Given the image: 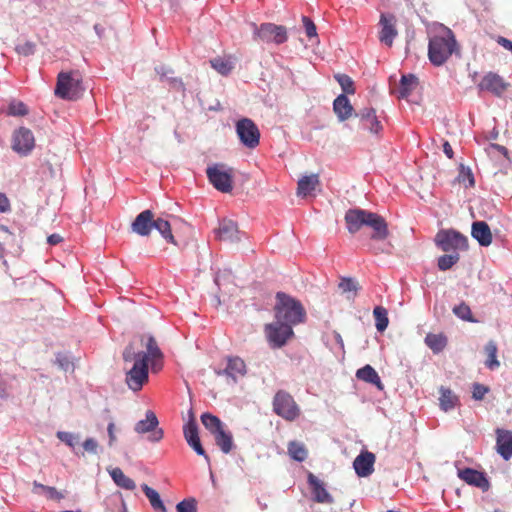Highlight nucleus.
<instances>
[{"label": "nucleus", "instance_id": "e2e57ef3", "mask_svg": "<svg viewBox=\"0 0 512 512\" xmlns=\"http://www.w3.org/2000/svg\"><path fill=\"white\" fill-rule=\"evenodd\" d=\"M345 220L347 224V229L352 232V209H349L345 214Z\"/></svg>", "mask_w": 512, "mask_h": 512}, {"label": "nucleus", "instance_id": "6e6552de", "mask_svg": "<svg viewBox=\"0 0 512 512\" xmlns=\"http://www.w3.org/2000/svg\"><path fill=\"white\" fill-rule=\"evenodd\" d=\"M273 411L286 421L292 422L299 418L301 409L293 396L285 390L276 392L273 398Z\"/></svg>", "mask_w": 512, "mask_h": 512}, {"label": "nucleus", "instance_id": "c9c22d12", "mask_svg": "<svg viewBox=\"0 0 512 512\" xmlns=\"http://www.w3.org/2000/svg\"><path fill=\"white\" fill-rule=\"evenodd\" d=\"M33 487L35 493H37L36 489H40L46 494V497L49 500L61 501L66 497V491H58L55 487L47 486L37 481L33 482Z\"/></svg>", "mask_w": 512, "mask_h": 512}, {"label": "nucleus", "instance_id": "79ce46f5", "mask_svg": "<svg viewBox=\"0 0 512 512\" xmlns=\"http://www.w3.org/2000/svg\"><path fill=\"white\" fill-rule=\"evenodd\" d=\"M28 113L29 109L22 101L13 100L8 105L7 115L9 116H26Z\"/></svg>", "mask_w": 512, "mask_h": 512}, {"label": "nucleus", "instance_id": "423d86ee", "mask_svg": "<svg viewBox=\"0 0 512 512\" xmlns=\"http://www.w3.org/2000/svg\"><path fill=\"white\" fill-rule=\"evenodd\" d=\"M141 342L146 347V352L135 353L133 346L130 344L123 352V359L126 362L131 361L134 358L144 359L147 364L148 362H151L152 369L154 370L156 368L157 361H161L163 359V353L158 347L157 341L153 336H142Z\"/></svg>", "mask_w": 512, "mask_h": 512}, {"label": "nucleus", "instance_id": "f03ea898", "mask_svg": "<svg viewBox=\"0 0 512 512\" xmlns=\"http://www.w3.org/2000/svg\"><path fill=\"white\" fill-rule=\"evenodd\" d=\"M153 228L158 230L167 242L177 245L169 220L161 217L155 219L154 213L149 209L138 214L131 224L132 232L140 236H149Z\"/></svg>", "mask_w": 512, "mask_h": 512}, {"label": "nucleus", "instance_id": "6e6d98bb", "mask_svg": "<svg viewBox=\"0 0 512 512\" xmlns=\"http://www.w3.org/2000/svg\"><path fill=\"white\" fill-rule=\"evenodd\" d=\"M10 210V202L5 194L0 193V212H7Z\"/></svg>", "mask_w": 512, "mask_h": 512}, {"label": "nucleus", "instance_id": "72a5a7b5", "mask_svg": "<svg viewBox=\"0 0 512 512\" xmlns=\"http://www.w3.org/2000/svg\"><path fill=\"white\" fill-rule=\"evenodd\" d=\"M425 344L434 353H440L447 345V337L443 333H428L425 337Z\"/></svg>", "mask_w": 512, "mask_h": 512}, {"label": "nucleus", "instance_id": "0e129e2a", "mask_svg": "<svg viewBox=\"0 0 512 512\" xmlns=\"http://www.w3.org/2000/svg\"><path fill=\"white\" fill-rule=\"evenodd\" d=\"M492 149H495L497 151H499L500 153H502L503 155L507 156L508 155V150L506 147L502 146V145H499V144H491L490 146Z\"/></svg>", "mask_w": 512, "mask_h": 512}, {"label": "nucleus", "instance_id": "5701e85b", "mask_svg": "<svg viewBox=\"0 0 512 512\" xmlns=\"http://www.w3.org/2000/svg\"><path fill=\"white\" fill-rule=\"evenodd\" d=\"M479 87L481 90H486L497 96H500L506 91L507 84L498 74L488 73L481 80Z\"/></svg>", "mask_w": 512, "mask_h": 512}, {"label": "nucleus", "instance_id": "a19ab883", "mask_svg": "<svg viewBox=\"0 0 512 512\" xmlns=\"http://www.w3.org/2000/svg\"><path fill=\"white\" fill-rule=\"evenodd\" d=\"M211 66L222 75H228L234 68L230 59L217 57L210 61Z\"/></svg>", "mask_w": 512, "mask_h": 512}, {"label": "nucleus", "instance_id": "f8f14e48", "mask_svg": "<svg viewBox=\"0 0 512 512\" xmlns=\"http://www.w3.org/2000/svg\"><path fill=\"white\" fill-rule=\"evenodd\" d=\"M254 39L267 43L282 44L287 40V31L284 26L264 23L260 27L255 26Z\"/></svg>", "mask_w": 512, "mask_h": 512}, {"label": "nucleus", "instance_id": "ddd939ff", "mask_svg": "<svg viewBox=\"0 0 512 512\" xmlns=\"http://www.w3.org/2000/svg\"><path fill=\"white\" fill-rule=\"evenodd\" d=\"M354 116L358 118V128L360 131L369 132L376 136L382 132L383 125L374 108H364L358 113H354Z\"/></svg>", "mask_w": 512, "mask_h": 512}, {"label": "nucleus", "instance_id": "9b49d317", "mask_svg": "<svg viewBox=\"0 0 512 512\" xmlns=\"http://www.w3.org/2000/svg\"><path fill=\"white\" fill-rule=\"evenodd\" d=\"M236 133L240 142L249 149H255L260 143V131L249 118H243L236 123Z\"/></svg>", "mask_w": 512, "mask_h": 512}, {"label": "nucleus", "instance_id": "393cba45", "mask_svg": "<svg viewBox=\"0 0 512 512\" xmlns=\"http://www.w3.org/2000/svg\"><path fill=\"white\" fill-rule=\"evenodd\" d=\"M308 484L311 488L313 498L318 503H329L331 502V496L327 492L324 483L318 479L313 473L309 472L308 476Z\"/></svg>", "mask_w": 512, "mask_h": 512}, {"label": "nucleus", "instance_id": "f257e3e1", "mask_svg": "<svg viewBox=\"0 0 512 512\" xmlns=\"http://www.w3.org/2000/svg\"><path fill=\"white\" fill-rule=\"evenodd\" d=\"M363 226L369 227L372 230V244L370 248L374 253H390L392 248L390 243L385 244V247H378L375 245L376 242L386 240L390 234L386 220L377 213L354 208V232Z\"/></svg>", "mask_w": 512, "mask_h": 512}, {"label": "nucleus", "instance_id": "37998d69", "mask_svg": "<svg viewBox=\"0 0 512 512\" xmlns=\"http://www.w3.org/2000/svg\"><path fill=\"white\" fill-rule=\"evenodd\" d=\"M459 259L460 257L458 253L442 255L438 258V268L441 271H446L455 265Z\"/></svg>", "mask_w": 512, "mask_h": 512}, {"label": "nucleus", "instance_id": "f704fd0d", "mask_svg": "<svg viewBox=\"0 0 512 512\" xmlns=\"http://www.w3.org/2000/svg\"><path fill=\"white\" fill-rule=\"evenodd\" d=\"M288 455L295 461L303 462L308 456L305 445L298 441H290L287 446Z\"/></svg>", "mask_w": 512, "mask_h": 512}, {"label": "nucleus", "instance_id": "58836bf2", "mask_svg": "<svg viewBox=\"0 0 512 512\" xmlns=\"http://www.w3.org/2000/svg\"><path fill=\"white\" fill-rule=\"evenodd\" d=\"M485 352L487 354V359L485 361V365L490 370H495L500 366V362L497 360V345L494 341H489L485 345Z\"/></svg>", "mask_w": 512, "mask_h": 512}, {"label": "nucleus", "instance_id": "bf43d9fd", "mask_svg": "<svg viewBox=\"0 0 512 512\" xmlns=\"http://www.w3.org/2000/svg\"><path fill=\"white\" fill-rule=\"evenodd\" d=\"M443 151L445 153V155L449 158V159H453L454 157V152H453V149L451 147V145L449 144V142H445L443 144Z\"/></svg>", "mask_w": 512, "mask_h": 512}, {"label": "nucleus", "instance_id": "a878e982", "mask_svg": "<svg viewBox=\"0 0 512 512\" xmlns=\"http://www.w3.org/2000/svg\"><path fill=\"white\" fill-rule=\"evenodd\" d=\"M471 235L481 246L486 247L492 243L490 227L484 221H476L472 224Z\"/></svg>", "mask_w": 512, "mask_h": 512}, {"label": "nucleus", "instance_id": "e433bc0d", "mask_svg": "<svg viewBox=\"0 0 512 512\" xmlns=\"http://www.w3.org/2000/svg\"><path fill=\"white\" fill-rule=\"evenodd\" d=\"M217 446L225 454H228L233 448V438L229 432L224 429L213 435Z\"/></svg>", "mask_w": 512, "mask_h": 512}, {"label": "nucleus", "instance_id": "0eeeda50", "mask_svg": "<svg viewBox=\"0 0 512 512\" xmlns=\"http://www.w3.org/2000/svg\"><path fill=\"white\" fill-rule=\"evenodd\" d=\"M206 175L215 189L222 193H230L233 189L234 169L224 163L208 166Z\"/></svg>", "mask_w": 512, "mask_h": 512}, {"label": "nucleus", "instance_id": "c756f323", "mask_svg": "<svg viewBox=\"0 0 512 512\" xmlns=\"http://www.w3.org/2000/svg\"><path fill=\"white\" fill-rule=\"evenodd\" d=\"M319 185V176L317 174H312L308 176H303L298 181L297 186V195L301 197H306L311 195V193L316 189Z\"/></svg>", "mask_w": 512, "mask_h": 512}, {"label": "nucleus", "instance_id": "8fccbe9b", "mask_svg": "<svg viewBox=\"0 0 512 512\" xmlns=\"http://www.w3.org/2000/svg\"><path fill=\"white\" fill-rule=\"evenodd\" d=\"M458 181L461 183H465L466 181H468V186L470 187H473L475 184L473 173L469 168H465L464 166H461Z\"/></svg>", "mask_w": 512, "mask_h": 512}, {"label": "nucleus", "instance_id": "f3484780", "mask_svg": "<svg viewBox=\"0 0 512 512\" xmlns=\"http://www.w3.org/2000/svg\"><path fill=\"white\" fill-rule=\"evenodd\" d=\"M218 376H226L232 382L236 383L247 373L246 364L243 359L238 356H228L226 358V367L215 371Z\"/></svg>", "mask_w": 512, "mask_h": 512}, {"label": "nucleus", "instance_id": "4d7b16f0", "mask_svg": "<svg viewBox=\"0 0 512 512\" xmlns=\"http://www.w3.org/2000/svg\"><path fill=\"white\" fill-rule=\"evenodd\" d=\"M339 289H341L343 293L349 292L350 290H352V279L351 278L343 279L339 284Z\"/></svg>", "mask_w": 512, "mask_h": 512}, {"label": "nucleus", "instance_id": "dca6fc26", "mask_svg": "<svg viewBox=\"0 0 512 512\" xmlns=\"http://www.w3.org/2000/svg\"><path fill=\"white\" fill-rule=\"evenodd\" d=\"M159 421L153 411L146 412V418L140 420L135 425V431L139 434L151 432L149 440L151 442H159L163 438V430L158 428Z\"/></svg>", "mask_w": 512, "mask_h": 512}, {"label": "nucleus", "instance_id": "a211bd4d", "mask_svg": "<svg viewBox=\"0 0 512 512\" xmlns=\"http://www.w3.org/2000/svg\"><path fill=\"white\" fill-rule=\"evenodd\" d=\"M376 455L366 449L354 458V472L358 477L367 478L375 471Z\"/></svg>", "mask_w": 512, "mask_h": 512}, {"label": "nucleus", "instance_id": "1a4fd4ad", "mask_svg": "<svg viewBox=\"0 0 512 512\" xmlns=\"http://www.w3.org/2000/svg\"><path fill=\"white\" fill-rule=\"evenodd\" d=\"M436 245L444 252L463 251L468 248V238L460 232L448 229L440 230L435 237Z\"/></svg>", "mask_w": 512, "mask_h": 512}, {"label": "nucleus", "instance_id": "39448f33", "mask_svg": "<svg viewBox=\"0 0 512 512\" xmlns=\"http://www.w3.org/2000/svg\"><path fill=\"white\" fill-rule=\"evenodd\" d=\"M456 48V40L451 30L443 35H436L429 41L428 56L430 61L437 66L442 65L451 56Z\"/></svg>", "mask_w": 512, "mask_h": 512}, {"label": "nucleus", "instance_id": "13d9d810", "mask_svg": "<svg viewBox=\"0 0 512 512\" xmlns=\"http://www.w3.org/2000/svg\"><path fill=\"white\" fill-rule=\"evenodd\" d=\"M63 238L59 234H51L48 236L47 241L50 245H57L62 242Z\"/></svg>", "mask_w": 512, "mask_h": 512}, {"label": "nucleus", "instance_id": "864d4df0", "mask_svg": "<svg viewBox=\"0 0 512 512\" xmlns=\"http://www.w3.org/2000/svg\"><path fill=\"white\" fill-rule=\"evenodd\" d=\"M302 21H303L307 36L308 37L316 36V26L313 23V21L306 16H304L302 18Z\"/></svg>", "mask_w": 512, "mask_h": 512}, {"label": "nucleus", "instance_id": "4468645a", "mask_svg": "<svg viewBox=\"0 0 512 512\" xmlns=\"http://www.w3.org/2000/svg\"><path fill=\"white\" fill-rule=\"evenodd\" d=\"M35 146V139L32 131L26 127L15 130L12 136V149L16 153L26 156Z\"/></svg>", "mask_w": 512, "mask_h": 512}, {"label": "nucleus", "instance_id": "20e7f679", "mask_svg": "<svg viewBox=\"0 0 512 512\" xmlns=\"http://www.w3.org/2000/svg\"><path fill=\"white\" fill-rule=\"evenodd\" d=\"M85 87L79 71L60 72L57 76L55 95L61 99L75 101L82 97Z\"/></svg>", "mask_w": 512, "mask_h": 512}, {"label": "nucleus", "instance_id": "6ab92c4d", "mask_svg": "<svg viewBox=\"0 0 512 512\" xmlns=\"http://www.w3.org/2000/svg\"><path fill=\"white\" fill-rule=\"evenodd\" d=\"M457 474L462 481L480 488L482 491H488L490 488V483L484 472L472 468H464L459 469Z\"/></svg>", "mask_w": 512, "mask_h": 512}, {"label": "nucleus", "instance_id": "2eb2a0df", "mask_svg": "<svg viewBox=\"0 0 512 512\" xmlns=\"http://www.w3.org/2000/svg\"><path fill=\"white\" fill-rule=\"evenodd\" d=\"M133 367L127 372L126 383L134 391H139L148 381V364L144 359L134 358Z\"/></svg>", "mask_w": 512, "mask_h": 512}, {"label": "nucleus", "instance_id": "052dcab7", "mask_svg": "<svg viewBox=\"0 0 512 512\" xmlns=\"http://www.w3.org/2000/svg\"><path fill=\"white\" fill-rule=\"evenodd\" d=\"M498 44L501 45L506 50L510 49V46L512 45V41L505 38V37H499L497 40Z\"/></svg>", "mask_w": 512, "mask_h": 512}, {"label": "nucleus", "instance_id": "aec40b11", "mask_svg": "<svg viewBox=\"0 0 512 512\" xmlns=\"http://www.w3.org/2000/svg\"><path fill=\"white\" fill-rule=\"evenodd\" d=\"M396 18L392 14L382 13L380 17L381 31L379 33V40L381 43L391 47L394 38L398 32L396 29Z\"/></svg>", "mask_w": 512, "mask_h": 512}, {"label": "nucleus", "instance_id": "338daca9", "mask_svg": "<svg viewBox=\"0 0 512 512\" xmlns=\"http://www.w3.org/2000/svg\"><path fill=\"white\" fill-rule=\"evenodd\" d=\"M0 397L1 398L8 397V392H7V388L5 385H0Z\"/></svg>", "mask_w": 512, "mask_h": 512}, {"label": "nucleus", "instance_id": "a18cd8bd", "mask_svg": "<svg viewBox=\"0 0 512 512\" xmlns=\"http://www.w3.org/2000/svg\"><path fill=\"white\" fill-rule=\"evenodd\" d=\"M57 438L64 442L66 445H68L71 448H74L75 445L78 443L79 438L73 433L65 432V431H59L57 432Z\"/></svg>", "mask_w": 512, "mask_h": 512}, {"label": "nucleus", "instance_id": "7ed1b4c3", "mask_svg": "<svg viewBox=\"0 0 512 512\" xmlns=\"http://www.w3.org/2000/svg\"><path fill=\"white\" fill-rule=\"evenodd\" d=\"M276 298L277 304L274 308L276 321L289 324L290 327L305 321L306 311L299 301L282 292H278Z\"/></svg>", "mask_w": 512, "mask_h": 512}, {"label": "nucleus", "instance_id": "49530a36", "mask_svg": "<svg viewBox=\"0 0 512 512\" xmlns=\"http://www.w3.org/2000/svg\"><path fill=\"white\" fill-rule=\"evenodd\" d=\"M177 512H197L196 501L193 498L184 499L176 506Z\"/></svg>", "mask_w": 512, "mask_h": 512}, {"label": "nucleus", "instance_id": "b1692460", "mask_svg": "<svg viewBox=\"0 0 512 512\" xmlns=\"http://www.w3.org/2000/svg\"><path fill=\"white\" fill-rule=\"evenodd\" d=\"M237 224L228 219H224L220 222L218 229L216 230V237L220 241L225 242H236L239 240Z\"/></svg>", "mask_w": 512, "mask_h": 512}, {"label": "nucleus", "instance_id": "680f3d73", "mask_svg": "<svg viewBox=\"0 0 512 512\" xmlns=\"http://www.w3.org/2000/svg\"><path fill=\"white\" fill-rule=\"evenodd\" d=\"M498 44L501 45L506 50L510 49V46L512 45V41L505 38V37H499L497 40Z\"/></svg>", "mask_w": 512, "mask_h": 512}, {"label": "nucleus", "instance_id": "c03bdc74", "mask_svg": "<svg viewBox=\"0 0 512 512\" xmlns=\"http://www.w3.org/2000/svg\"><path fill=\"white\" fill-rule=\"evenodd\" d=\"M453 313L461 318L462 320H465V321H470V322H473V318H472V312H471V309L470 307L465 304V303H461L457 306H455L453 308Z\"/></svg>", "mask_w": 512, "mask_h": 512}, {"label": "nucleus", "instance_id": "774afa93", "mask_svg": "<svg viewBox=\"0 0 512 512\" xmlns=\"http://www.w3.org/2000/svg\"><path fill=\"white\" fill-rule=\"evenodd\" d=\"M163 70H164V68H163V67H161L160 69H158V68L156 69V71H157V73L160 75V78H161V79H163V78H164V76H165V73H164V71H163Z\"/></svg>", "mask_w": 512, "mask_h": 512}, {"label": "nucleus", "instance_id": "473e14b6", "mask_svg": "<svg viewBox=\"0 0 512 512\" xmlns=\"http://www.w3.org/2000/svg\"><path fill=\"white\" fill-rule=\"evenodd\" d=\"M141 488L145 496L148 498L151 507L156 512H167L166 507L163 501L161 500L159 493L155 489L151 488L147 484H142Z\"/></svg>", "mask_w": 512, "mask_h": 512}, {"label": "nucleus", "instance_id": "09e8293b", "mask_svg": "<svg viewBox=\"0 0 512 512\" xmlns=\"http://www.w3.org/2000/svg\"><path fill=\"white\" fill-rule=\"evenodd\" d=\"M35 43L27 41L23 44L17 45L15 50L19 55H23L25 57L33 55L35 52Z\"/></svg>", "mask_w": 512, "mask_h": 512}, {"label": "nucleus", "instance_id": "9d476101", "mask_svg": "<svg viewBox=\"0 0 512 512\" xmlns=\"http://www.w3.org/2000/svg\"><path fill=\"white\" fill-rule=\"evenodd\" d=\"M265 333L272 348H281L294 336L293 329L289 324L276 320L265 326Z\"/></svg>", "mask_w": 512, "mask_h": 512}, {"label": "nucleus", "instance_id": "cd10ccee", "mask_svg": "<svg viewBox=\"0 0 512 512\" xmlns=\"http://www.w3.org/2000/svg\"><path fill=\"white\" fill-rule=\"evenodd\" d=\"M333 110L340 121L347 120L352 115V105L345 94H340L334 100Z\"/></svg>", "mask_w": 512, "mask_h": 512}, {"label": "nucleus", "instance_id": "4c0bfd02", "mask_svg": "<svg viewBox=\"0 0 512 512\" xmlns=\"http://www.w3.org/2000/svg\"><path fill=\"white\" fill-rule=\"evenodd\" d=\"M201 422L204 427L213 435L223 429L221 420L217 416L210 413H203L201 415Z\"/></svg>", "mask_w": 512, "mask_h": 512}, {"label": "nucleus", "instance_id": "ea45409f", "mask_svg": "<svg viewBox=\"0 0 512 512\" xmlns=\"http://www.w3.org/2000/svg\"><path fill=\"white\" fill-rule=\"evenodd\" d=\"M373 315L375 318L376 329L379 332L385 331L389 324L388 312L386 308L382 306H376L374 308Z\"/></svg>", "mask_w": 512, "mask_h": 512}, {"label": "nucleus", "instance_id": "5fc2aeb1", "mask_svg": "<svg viewBox=\"0 0 512 512\" xmlns=\"http://www.w3.org/2000/svg\"><path fill=\"white\" fill-rule=\"evenodd\" d=\"M108 436H109V446H113V444L116 441V435H115V424L114 422H110L107 427Z\"/></svg>", "mask_w": 512, "mask_h": 512}, {"label": "nucleus", "instance_id": "7c9ffc66", "mask_svg": "<svg viewBox=\"0 0 512 512\" xmlns=\"http://www.w3.org/2000/svg\"><path fill=\"white\" fill-rule=\"evenodd\" d=\"M109 474L118 487L126 490H134L136 488L134 480L126 476L119 467L109 470Z\"/></svg>", "mask_w": 512, "mask_h": 512}, {"label": "nucleus", "instance_id": "bb28decb", "mask_svg": "<svg viewBox=\"0 0 512 512\" xmlns=\"http://www.w3.org/2000/svg\"><path fill=\"white\" fill-rule=\"evenodd\" d=\"M418 78L413 74L402 75L398 89V98L408 99L409 96L418 88Z\"/></svg>", "mask_w": 512, "mask_h": 512}, {"label": "nucleus", "instance_id": "603ef678", "mask_svg": "<svg viewBox=\"0 0 512 512\" xmlns=\"http://www.w3.org/2000/svg\"><path fill=\"white\" fill-rule=\"evenodd\" d=\"M82 445L86 452L90 454H97L99 444L94 438H87Z\"/></svg>", "mask_w": 512, "mask_h": 512}, {"label": "nucleus", "instance_id": "412c9836", "mask_svg": "<svg viewBox=\"0 0 512 512\" xmlns=\"http://www.w3.org/2000/svg\"><path fill=\"white\" fill-rule=\"evenodd\" d=\"M183 433L185 440L188 445L198 454L204 456L208 461L209 457L207 456L202 444L200 442V438L198 435V426L194 419H191L188 423L184 425Z\"/></svg>", "mask_w": 512, "mask_h": 512}, {"label": "nucleus", "instance_id": "3c124183", "mask_svg": "<svg viewBox=\"0 0 512 512\" xmlns=\"http://www.w3.org/2000/svg\"><path fill=\"white\" fill-rule=\"evenodd\" d=\"M489 392V388L479 383L473 385L472 396L475 400H482Z\"/></svg>", "mask_w": 512, "mask_h": 512}, {"label": "nucleus", "instance_id": "2f4dec72", "mask_svg": "<svg viewBox=\"0 0 512 512\" xmlns=\"http://www.w3.org/2000/svg\"><path fill=\"white\" fill-rule=\"evenodd\" d=\"M439 392L440 408L443 411L447 412L459 404V398L452 392L451 389L441 387Z\"/></svg>", "mask_w": 512, "mask_h": 512}, {"label": "nucleus", "instance_id": "de8ad7c7", "mask_svg": "<svg viewBox=\"0 0 512 512\" xmlns=\"http://www.w3.org/2000/svg\"><path fill=\"white\" fill-rule=\"evenodd\" d=\"M335 79L338 81V83L341 85L343 91L345 93H352V80L351 78L346 74H335Z\"/></svg>", "mask_w": 512, "mask_h": 512}, {"label": "nucleus", "instance_id": "c85d7f7f", "mask_svg": "<svg viewBox=\"0 0 512 512\" xmlns=\"http://www.w3.org/2000/svg\"><path fill=\"white\" fill-rule=\"evenodd\" d=\"M356 377L359 380L375 385L380 391L384 389V385L381 382L378 373L370 365H366L363 368L358 369L356 372Z\"/></svg>", "mask_w": 512, "mask_h": 512}, {"label": "nucleus", "instance_id": "4be33fe9", "mask_svg": "<svg viewBox=\"0 0 512 512\" xmlns=\"http://www.w3.org/2000/svg\"><path fill=\"white\" fill-rule=\"evenodd\" d=\"M496 436L497 452L503 459L509 460L512 457V431L498 428Z\"/></svg>", "mask_w": 512, "mask_h": 512}, {"label": "nucleus", "instance_id": "69168bd1", "mask_svg": "<svg viewBox=\"0 0 512 512\" xmlns=\"http://www.w3.org/2000/svg\"><path fill=\"white\" fill-rule=\"evenodd\" d=\"M94 29H95V31H96V33H97V35L99 37H103L104 36V33H105V26L104 25H102L100 23H97V24L94 25Z\"/></svg>", "mask_w": 512, "mask_h": 512}]
</instances>
